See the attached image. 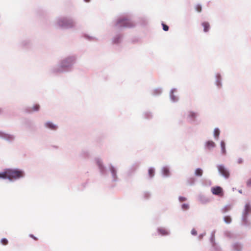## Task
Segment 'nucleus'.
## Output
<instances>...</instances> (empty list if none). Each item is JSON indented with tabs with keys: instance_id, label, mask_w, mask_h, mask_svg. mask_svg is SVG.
<instances>
[{
	"instance_id": "aec40b11",
	"label": "nucleus",
	"mask_w": 251,
	"mask_h": 251,
	"mask_svg": "<svg viewBox=\"0 0 251 251\" xmlns=\"http://www.w3.org/2000/svg\"><path fill=\"white\" fill-rule=\"evenodd\" d=\"M0 178L11 181V178L9 176V168H5L2 172H0Z\"/></svg>"
},
{
	"instance_id": "ddd939ff",
	"label": "nucleus",
	"mask_w": 251,
	"mask_h": 251,
	"mask_svg": "<svg viewBox=\"0 0 251 251\" xmlns=\"http://www.w3.org/2000/svg\"><path fill=\"white\" fill-rule=\"evenodd\" d=\"M214 84L218 89H221L223 87V78L221 74L216 73L215 74Z\"/></svg>"
},
{
	"instance_id": "b1692460",
	"label": "nucleus",
	"mask_w": 251,
	"mask_h": 251,
	"mask_svg": "<svg viewBox=\"0 0 251 251\" xmlns=\"http://www.w3.org/2000/svg\"><path fill=\"white\" fill-rule=\"evenodd\" d=\"M31 41L29 39H25L22 40L19 44L21 48H28L31 46Z\"/></svg>"
},
{
	"instance_id": "2eb2a0df",
	"label": "nucleus",
	"mask_w": 251,
	"mask_h": 251,
	"mask_svg": "<svg viewBox=\"0 0 251 251\" xmlns=\"http://www.w3.org/2000/svg\"><path fill=\"white\" fill-rule=\"evenodd\" d=\"M156 231L158 235L160 236H168L171 234L170 230L168 228L162 226L158 227Z\"/></svg>"
},
{
	"instance_id": "2f4dec72",
	"label": "nucleus",
	"mask_w": 251,
	"mask_h": 251,
	"mask_svg": "<svg viewBox=\"0 0 251 251\" xmlns=\"http://www.w3.org/2000/svg\"><path fill=\"white\" fill-rule=\"evenodd\" d=\"M220 134V130L218 127H216L214 129L213 136L216 140H218Z\"/></svg>"
},
{
	"instance_id": "864d4df0",
	"label": "nucleus",
	"mask_w": 251,
	"mask_h": 251,
	"mask_svg": "<svg viewBox=\"0 0 251 251\" xmlns=\"http://www.w3.org/2000/svg\"><path fill=\"white\" fill-rule=\"evenodd\" d=\"M238 192H239V193L241 194V193H242V190H239L238 191Z\"/></svg>"
},
{
	"instance_id": "dca6fc26",
	"label": "nucleus",
	"mask_w": 251,
	"mask_h": 251,
	"mask_svg": "<svg viewBox=\"0 0 251 251\" xmlns=\"http://www.w3.org/2000/svg\"><path fill=\"white\" fill-rule=\"evenodd\" d=\"M211 192L213 195L216 196H223L224 195L223 189L219 186L212 187Z\"/></svg>"
},
{
	"instance_id": "a18cd8bd",
	"label": "nucleus",
	"mask_w": 251,
	"mask_h": 251,
	"mask_svg": "<svg viewBox=\"0 0 251 251\" xmlns=\"http://www.w3.org/2000/svg\"><path fill=\"white\" fill-rule=\"evenodd\" d=\"M191 233L192 235L196 236L197 235V231L195 228H193L191 231Z\"/></svg>"
},
{
	"instance_id": "9d476101",
	"label": "nucleus",
	"mask_w": 251,
	"mask_h": 251,
	"mask_svg": "<svg viewBox=\"0 0 251 251\" xmlns=\"http://www.w3.org/2000/svg\"><path fill=\"white\" fill-rule=\"evenodd\" d=\"M216 230H214L211 232L209 241L211 245L213 251H222V248L215 241Z\"/></svg>"
},
{
	"instance_id": "09e8293b",
	"label": "nucleus",
	"mask_w": 251,
	"mask_h": 251,
	"mask_svg": "<svg viewBox=\"0 0 251 251\" xmlns=\"http://www.w3.org/2000/svg\"><path fill=\"white\" fill-rule=\"evenodd\" d=\"M29 237H30L35 240H37L38 239V238L36 237H35L34 235L32 234H29Z\"/></svg>"
},
{
	"instance_id": "7ed1b4c3",
	"label": "nucleus",
	"mask_w": 251,
	"mask_h": 251,
	"mask_svg": "<svg viewBox=\"0 0 251 251\" xmlns=\"http://www.w3.org/2000/svg\"><path fill=\"white\" fill-rule=\"evenodd\" d=\"M251 202L247 201L241 212L240 225L247 230L251 229Z\"/></svg>"
},
{
	"instance_id": "20e7f679",
	"label": "nucleus",
	"mask_w": 251,
	"mask_h": 251,
	"mask_svg": "<svg viewBox=\"0 0 251 251\" xmlns=\"http://www.w3.org/2000/svg\"><path fill=\"white\" fill-rule=\"evenodd\" d=\"M56 24L62 29H68L74 28L75 26L76 22L70 16H61L57 18Z\"/></svg>"
},
{
	"instance_id": "4be33fe9",
	"label": "nucleus",
	"mask_w": 251,
	"mask_h": 251,
	"mask_svg": "<svg viewBox=\"0 0 251 251\" xmlns=\"http://www.w3.org/2000/svg\"><path fill=\"white\" fill-rule=\"evenodd\" d=\"M40 109V105L38 104H34L32 107H27L25 109V111L27 113H31L32 112H36Z\"/></svg>"
},
{
	"instance_id": "0eeeda50",
	"label": "nucleus",
	"mask_w": 251,
	"mask_h": 251,
	"mask_svg": "<svg viewBox=\"0 0 251 251\" xmlns=\"http://www.w3.org/2000/svg\"><path fill=\"white\" fill-rule=\"evenodd\" d=\"M0 139L8 143L11 144L15 141L16 136L14 134L8 133L0 130Z\"/></svg>"
},
{
	"instance_id": "ea45409f",
	"label": "nucleus",
	"mask_w": 251,
	"mask_h": 251,
	"mask_svg": "<svg viewBox=\"0 0 251 251\" xmlns=\"http://www.w3.org/2000/svg\"><path fill=\"white\" fill-rule=\"evenodd\" d=\"M0 243L4 245V246H6L7 245H8L9 242H8V240H7V238H2L1 240H0Z\"/></svg>"
},
{
	"instance_id": "f704fd0d",
	"label": "nucleus",
	"mask_w": 251,
	"mask_h": 251,
	"mask_svg": "<svg viewBox=\"0 0 251 251\" xmlns=\"http://www.w3.org/2000/svg\"><path fill=\"white\" fill-rule=\"evenodd\" d=\"M223 220L224 222L226 224H230L232 222V218L229 215L224 216L223 218Z\"/></svg>"
},
{
	"instance_id": "412c9836",
	"label": "nucleus",
	"mask_w": 251,
	"mask_h": 251,
	"mask_svg": "<svg viewBox=\"0 0 251 251\" xmlns=\"http://www.w3.org/2000/svg\"><path fill=\"white\" fill-rule=\"evenodd\" d=\"M44 126L46 128L53 131H55L58 128V126L50 121L46 122L44 124Z\"/></svg>"
},
{
	"instance_id": "f8f14e48",
	"label": "nucleus",
	"mask_w": 251,
	"mask_h": 251,
	"mask_svg": "<svg viewBox=\"0 0 251 251\" xmlns=\"http://www.w3.org/2000/svg\"><path fill=\"white\" fill-rule=\"evenodd\" d=\"M230 248L231 251H242L244 244L240 241H235L231 244Z\"/></svg>"
},
{
	"instance_id": "c756f323",
	"label": "nucleus",
	"mask_w": 251,
	"mask_h": 251,
	"mask_svg": "<svg viewBox=\"0 0 251 251\" xmlns=\"http://www.w3.org/2000/svg\"><path fill=\"white\" fill-rule=\"evenodd\" d=\"M201 25L203 28L204 32H208L210 28V26L208 22H203L201 23Z\"/></svg>"
},
{
	"instance_id": "37998d69",
	"label": "nucleus",
	"mask_w": 251,
	"mask_h": 251,
	"mask_svg": "<svg viewBox=\"0 0 251 251\" xmlns=\"http://www.w3.org/2000/svg\"><path fill=\"white\" fill-rule=\"evenodd\" d=\"M206 235V232H204L203 233H201L199 234L198 236V239L199 240H201L203 237Z\"/></svg>"
},
{
	"instance_id": "79ce46f5",
	"label": "nucleus",
	"mask_w": 251,
	"mask_h": 251,
	"mask_svg": "<svg viewBox=\"0 0 251 251\" xmlns=\"http://www.w3.org/2000/svg\"><path fill=\"white\" fill-rule=\"evenodd\" d=\"M161 25L162 26V28H163V30L165 31H168L169 30V27L168 25H166L165 23H164L163 22L161 24Z\"/></svg>"
},
{
	"instance_id": "1a4fd4ad",
	"label": "nucleus",
	"mask_w": 251,
	"mask_h": 251,
	"mask_svg": "<svg viewBox=\"0 0 251 251\" xmlns=\"http://www.w3.org/2000/svg\"><path fill=\"white\" fill-rule=\"evenodd\" d=\"M198 116V112L191 110H188L185 114L186 121L188 123L191 124L195 122Z\"/></svg>"
},
{
	"instance_id": "49530a36",
	"label": "nucleus",
	"mask_w": 251,
	"mask_h": 251,
	"mask_svg": "<svg viewBox=\"0 0 251 251\" xmlns=\"http://www.w3.org/2000/svg\"><path fill=\"white\" fill-rule=\"evenodd\" d=\"M178 200L180 202H182V201H186L187 199L185 197H184L182 196H179L178 197Z\"/></svg>"
},
{
	"instance_id": "a211bd4d",
	"label": "nucleus",
	"mask_w": 251,
	"mask_h": 251,
	"mask_svg": "<svg viewBox=\"0 0 251 251\" xmlns=\"http://www.w3.org/2000/svg\"><path fill=\"white\" fill-rule=\"evenodd\" d=\"M177 89L176 88H172L169 93V97L171 101L172 102H176L178 101V97L175 95V93L176 92Z\"/></svg>"
},
{
	"instance_id": "bb28decb",
	"label": "nucleus",
	"mask_w": 251,
	"mask_h": 251,
	"mask_svg": "<svg viewBox=\"0 0 251 251\" xmlns=\"http://www.w3.org/2000/svg\"><path fill=\"white\" fill-rule=\"evenodd\" d=\"M142 117L145 119L151 120L152 118L153 115L151 111H146L143 113Z\"/></svg>"
},
{
	"instance_id": "6ab92c4d",
	"label": "nucleus",
	"mask_w": 251,
	"mask_h": 251,
	"mask_svg": "<svg viewBox=\"0 0 251 251\" xmlns=\"http://www.w3.org/2000/svg\"><path fill=\"white\" fill-rule=\"evenodd\" d=\"M161 174L163 177H169L171 176L170 167L169 166H164L161 169Z\"/></svg>"
},
{
	"instance_id": "cd10ccee",
	"label": "nucleus",
	"mask_w": 251,
	"mask_h": 251,
	"mask_svg": "<svg viewBox=\"0 0 251 251\" xmlns=\"http://www.w3.org/2000/svg\"><path fill=\"white\" fill-rule=\"evenodd\" d=\"M197 179L194 176L189 177L186 180V183L190 186H194L195 185Z\"/></svg>"
},
{
	"instance_id": "39448f33",
	"label": "nucleus",
	"mask_w": 251,
	"mask_h": 251,
	"mask_svg": "<svg viewBox=\"0 0 251 251\" xmlns=\"http://www.w3.org/2000/svg\"><path fill=\"white\" fill-rule=\"evenodd\" d=\"M114 27L118 30H122L126 28H132L135 24L131 20L125 17H120L113 22Z\"/></svg>"
},
{
	"instance_id": "5701e85b",
	"label": "nucleus",
	"mask_w": 251,
	"mask_h": 251,
	"mask_svg": "<svg viewBox=\"0 0 251 251\" xmlns=\"http://www.w3.org/2000/svg\"><path fill=\"white\" fill-rule=\"evenodd\" d=\"M198 200L202 204H206L210 202V199L202 194H200L198 196Z\"/></svg>"
},
{
	"instance_id": "72a5a7b5",
	"label": "nucleus",
	"mask_w": 251,
	"mask_h": 251,
	"mask_svg": "<svg viewBox=\"0 0 251 251\" xmlns=\"http://www.w3.org/2000/svg\"><path fill=\"white\" fill-rule=\"evenodd\" d=\"M142 197L144 200H149L151 197V194L150 192L144 191L142 194Z\"/></svg>"
},
{
	"instance_id": "6e6552de",
	"label": "nucleus",
	"mask_w": 251,
	"mask_h": 251,
	"mask_svg": "<svg viewBox=\"0 0 251 251\" xmlns=\"http://www.w3.org/2000/svg\"><path fill=\"white\" fill-rule=\"evenodd\" d=\"M217 168L219 175L220 176L223 177L226 179H227L229 177V171L224 164L217 165Z\"/></svg>"
},
{
	"instance_id": "9b49d317",
	"label": "nucleus",
	"mask_w": 251,
	"mask_h": 251,
	"mask_svg": "<svg viewBox=\"0 0 251 251\" xmlns=\"http://www.w3.org/2000/svg\"><path fill=\"white\" fill-rule=\"evenodd\" d=\"M225 237L231 240L238 239L241 238V235L239 233L230 231L225 230L223 233Z\"/></svg>"
},
{
	"instance_id": "3c124183",
	"label": "nucleus",
	"mask_w": 251,
	"mask_h": 251,
	"mask_svg": "<svg viewBox=\"0 0 251 251\" xmlns=\"http://www.w3.org/2000/svg\"><path fill=\"white\" fill-rule=\"evenodd\" d=\"M3 110L2 108H0V115L2 113Z\"/></svg>"
},
{
	"instance_id": "603ef678",
	"label": "nucleus",
	"mask_w": 251,
	"mask_h": 251,
	"mask_svg": "<svg viewBox=\"0 0 251 251\" xmlns=\"http://www.w3.org/2000/svg\"><path fill=\"white\" fill-rule=\"evenodd\" d=\"M91 0H84V1L86 2H89Z\"/></svg>"
},
{
	"instance_id": "f3484780",
	"label": "nucleus",
	"mask_w": 251,
	"mask_h": 251,
	"mask_svg": "<svg viewBox=\"0 0 251 251\" xmlns=\"http://www.w3.org/2000/svg\"><path fill=\"white\" fill-rule=\"evenodd\" d=\"M216 147V144L212 140H208L206 141L204 145V149L206 151H211Z\"/></svg>"
},
{
	"instance_id": "a19ab883",
	"label": "nucleus",
	"mask_w": 251,
	"mask_h": 251,
	"mask_svg": "<svg viewBox=\"0 0 251 251\" xmlns=\"http://www.w3.org/2000/svg\"><path fill=\"white\" fill-rule=\"evenodd\" d=\"M189 205L188 203H183L181 204V208L183 210H187L189 209Z\"/></svg>"
},
{
	"instance_id": "f257e3e1",
	"label": "nucleus",
	"mask_w": 251,
	"mask_h": 251,
	"mask_svg": "<svg viewBox=\"0 0 251 251\" xmlns=\"http://www.w3.org/2000/svg\"><path fill=\"white\" fill-rule=\"evenodd\" d=\"M77 55L71 54L62 57L58 64L52 66L50 70L53 74H61L72 72L77 62Z\"/></svg>"
},
{
	"instance_id": "8fccbe9b",
	"label": "nucleus",
	"mask_w": 251,
	"mask_h": 251,
	"mask_svg": "<svg viewBox=\"0 0 251 251\" xmlns=\"http://www.w3.org/2000/svg\"><path fill=\"white\" fill-rule=\"evenodd\" d=\"M87 185V183H82L81 184V186L82 187V188L81 189V190H82L84 188H85L86 186Z\"/></svg>"
},
{
	"instance_id": "c9c22d12",
	"label": "nucleus",
	"mask_w": 251,
	"mask_h": 251,
	"mask_svg": "<svg viewBox=\"0 0 251 251\" xmlns=\"http://www.w3.org/2000/svg\"><path fill=\"white\" fill-rule=\"evenodd\" d=\"M155 174V169L153 167H150L148 169V175L150 178H152Z\"/></svg>"
},
{
	"instance_id": "a878e982",
	"label": "nucleus",
	"mask_w": 251,
	"mask_h": 251,
	"mask_svg": "<svg viewBox=\"0 0 251 251\" xmlns=\"http://www.w3.org/2000/svg\"><path fill=\"white\" fill-rule=\"evenodd\" d=\"M163 92V89L161 87H158L152 89L151 91V94L153 96H158L160 95Z\"/></svg>"
},
{
	"instance_id": "4468645a",
	"label": "nucleus",
	"mask_w": 251,
	"mask_h": 251,
	"mask_svg": "<svg viewBox=\"0 0 251 251\" xmlns=\"http://www.w3.org/2000/svg\"><path fill=\"white\" fill-rule=\"evenodd\" d=\"M123 34L121 32H117L112 38V43L114 45H119L123 40Z\"/></svg>"
},
{
	"instance_id": "473e14b6",
	"label": "nucleus",
	"mask_w": 251,
	"mask_h": 251,
	"mask_svg": "<svg viewBox=\"0 0 251 251\" xmlns=\"http://www.w3.org/2000/svg\"><path fill=\"white\" fill-rule=\"evenodd\" d=\"M203 170L201 168H198L195 170L194 175L197 177H201L203 175Z\"/></svg>"
},
{
	"instance_id": "58836bf2",
	"label": "nucleus",
	"mask_w": 251,
	"mask_h": 251,
	"mask_svg": "<svg viewBox=\"0 0 251 251\" xmlns=\"http://www.w3.org/2000/svg\"><path fill=\"white\" fill-rule=\"evenodd\" d=\"M195 9L196 11H197L199 13H200L202 11V6L201 4H197L195 6Z\"/></svg>"
},
{
	"instance_id": "c03bdc74",
	"label": "nucleus",
	"mask_w": 251,
	"mask_h": 251,
	"mask_svg": "<svg viewBox=\"0 0 251 251\" xmlns=\"http://www.w3.org/2000/svg\"><path fill=\"white\" fill-rule=\"evenodd\" d=\"M246 185L248 187H251V177L247 180Z\"/></svg>"
},
{
	"instance_id": "4c0bfd02",
	"label": "nucleus",
	"mask_w": 251,
	"mask_h": 251,
	"mask_svg": "<svg viewBox=\"0 0 251 251\" xmlns=\"http://www.w3.org/2000/svg\"><path fill=\"white\" fill-rule=\"evenodd\" d=\"M83 37L86 39V40H88V41H93V40H97V38L95 37H93V36H91L90 35H88L87 34H84L83 35Z\"/></svg>"
},
{
	"instance_id": "e433bc0d",
	"label": "nucleus",
	"mask_w": 251,
	"mask_h": 251,
	"mask_svg": "<svg viewBox=\"0 0 251 251\" xmlns=\"http://www.w3.org/2000/svg\"><path fill=\"white\" fill-rule=\"evenodd\" d=\"M231 208L230 205H226L221 209V212L223 214L228 211Z\"/></svg>"
},
{
	"instance_id": "7c9ffc66",
	"label": "nucleus",
	"mask_w": 251,
	"mask_h": 251,
	"mask_svg": "<svg viewBox=\"0 0 251 251\" xmlns=\"http://www.w3.org/2000/svg\"><path fill=\"white\" fill-rule=\"evenodd\" d=\"M201 184L203 186H210L211 185V181L207 178H202L201 180Z\"/></svg>"
},
{
	"instance_id": "423d86ee",
	"label": "nucleus",
	"mask_w": 251,
	"mask_h": 251,
	"mask_svg": "<svg viewBox=\"0 0 251 251\" xmlns=\"http://www.w3.org/2000/svg\"><path fill=\"white\" fill-rule=\"evenodd\" d=\"M9 176L11 178V181H13L24 178L25 176V173L22 169L9 168Z\"/></svg>"
},
{
	"instance_id": "c85d7f7f",
	"label": "nucleus",
	"mask_w": 251,
	"mask_h": 251,
	"mask_svg": "<svg viewBox=\"0 0 251 251\" xmlns=\"http://www.w3.org/2000/svg\"><path fill=\"white\" fill-rule=\"evenodd\" d=\"M220 147L221 149V154L223 155H226V143L224 141H221Z\"/></svg>"
},
{
	"instance_id": "f03ea898",
	"label": "nucleus",
	"mask_w": 251,
	"mask_h": 251,
	"mask_svg": "<svg viewBox=\"0 0 251 251\" xmlns=\"http://www.w3.org/2000/svg\"><path fill=\"white\" fill-rule=\"evenodd\" d=\"M96 164L99 169L100 175L104 177H110L111 182L116 183L119 181L120 178L118 175V169L112 164L108 165V168L104 164L102 159L100 157H96L95 159Z\"/></svg>"
},
{
	"instance_id": "de8ad7c7",
	"label": "nucleus",
	"mask_w": 251,
	"mask_h": 251,
	"mask_svg": "<svg viewBox=\"0 0 251 251\" xmlns=\"http://www.w3.org/2000/svg\"><path fill=\"white\" fill-rule=\"evenodd\" d=\"M237 162L238 164H242L243 162V159L242 158H239L237 159Z\"/></svg>"
},
{
	"instance_id": "393cba45",
	"label": "nucleus",
	"mask_w": 251,
	"mask_h": 251,
	"mask_svg": "<svg viewBox=\"0 0 251 251\" xmlns=\"http://www.w3.org/2000/svg\"><path fill=\"white\" fill-rule=\"evenodd\" d=\"M79 156L84 159L89 158L90 156V152L89 150L87 149H82L79 153Z\"/></svg>"
}]
</instances>
